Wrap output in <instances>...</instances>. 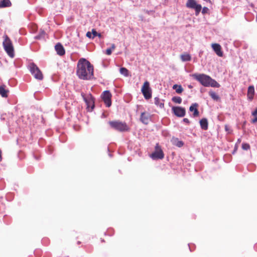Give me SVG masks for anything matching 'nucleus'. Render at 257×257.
I'll use <instances>...</instances> for the list:
<instances>
[{"label":"nucleus","instance_id":"obj_28","mask_svg":"<svg viewBox=\"0 0 257 257\" xmlns=\"http://www.w3.org/2000/svg\"><path fill=\"white\" fill-rule=\"evenodd\" d=\"M46 33L45 32V31H42L40 34L37 36H36V39H40L41 38H43L44 37Z\"/></svg>","mask_w":257,"mask_h":257},{"label":"nucleus","instance_id":"obj_29","mask_svg":"<svg viewBox=\"0 0 257 257\" xmlns=\"http://www.w3.org/2000/svg\"><path fill=\"white\" fill-rule=\"evenodd\" d=\"M242 149L244 150H248L250 149V146L248 144L243 143L241 146Z\"/></svg>","mask_w":257,"mask_h":257},{"label":"nucleus","instance_id":"obj_2","mask_svg":"<svg viewBox=\"0 0 257 257\" xmlns=\"http://www.w3.org/2000/svg\"><path fill=\"white\" fill-rule=\"evenodd\" d=\"M192 77L205 87H219L220 86L215 80L204 74H194L192 75Z\"/></svg>","mask_w":257,"mask_h":257},{"label":"nucleus","instance_id":"obj_7","mask_svg":"<svg viewBox=\"0 0 257 257\" xmlns=\"http://www.w3.org/2000/svg\"><path fill=\"white\" fill-rule=\"evenodd\" d=\"M142 92L146 99H149L152 97V90L150 87V83L146 81L144 82L142 88Z\"/></svg>","mask_w":257,"mask_h":257},{"label":"nucleus","instance_id":"obj_23","mask_svg":"<svg viewBox=\"0 0 257 257\" xmlns=\"http://www.w3.org/2000/svg\"><path fill=\"white\" fill-rule=\"evenodd\" d=\"M209 94L213 100L216 101H218L220 100L219 96L215 92L210 91L209 92Z\"/></svg>","mask_w":257,"mask_h":257},{"label":"nucleus","instance_id":"obj_34","mask_svg":"<svg viewBox=\"0 0 257 257\" xmlns=\"http://www.w3.org/2000/svg\"><path fill=\"white\" fill-rule=\"evenodd\" d=\"M251 114L253 116H255L257 115V107L255 108L254 111L252 112Z\"/></svg>","mask_w":257,"mask_h":257},{"label":"nucleus","instance_id":"obj_31","mask_svg":"<svg viewBox=\"0 0 257 257\" xmlns=\"http://www.w3.org/2000/svg\"><path fill=\"white\" fill-rule=\"evenodd\" d=\"M184 143L181 141H178L176 144V146L178 147H181L183 146Z\"/></svg>","mask_w":257,"mask_h":257},{"label":"nucleus","instance_id":"obj_35","mask_svg":"<svg viewBox=\"0 0 257 257\" xmlns=\"http://www.w3.org/2000/svg\"><path fill=\"white\" fill-rule=\"evenodd\" d=\"M183 121L185 122V123H187V124H189L190 123V121L187 118H184L183 119Z\"/></svg>","mask_w":257,"mask_h":257},{"label":"nucleus","instance_id":"obj_15","mask_svg":"<svg viewBox=\"0 0 257 257\" xmlns=\"http://www.w3.org/2000/svg\"><path fill=\"white\" fill-rule=\"evenodd\" d=\"M5 85L0 86V95L3 97H7L8 96L9 90L6 89Z\"/></svg>","mask_w":257,"mask_h":257},{"label":"nucleus","instance_id":"obj_36","mask_svg":"<svg viewBox=\"0 0 257 257\" xmlns=\"http://www.w3.org/2000/svg\"><path fill=\"white\" fill-rule=\"evenodd\" d=\"M225 130L226 131L229 132V127L228 125H226L225 126Z\"/></svg>","mask_w":257,"mask_h":257},{"label":"nucleus","instance_id":"obj_12","mask_svg":"<svg viewBox=\"0 0 257 257\" xmlns=\"http://www.w3.org/2000/svg\"><path fill=\"white\" fill-rule=\"evenodd\" d=\"M151 119L150 114L146 112H142L140 116L141 121L145 124H147L149 123Z\"/></svg>","mask_w":257,"mask_h":257},{"label":"nucleus","instance_id":"obj_14","mask_svg":"<svg viewBox=\"0 0 257 257\" xmlns=\"http://www.w3.org/2000/svg\"><path fill=\"white\" fill-rule=\"evenodd\" d=\"M55 49L59 55L63 56L65 54V51L64 47L60 43H57L55 46Z\"/></svg>","mask_w":257,"mask_h":257},{"label":"nucleus","instance_id":"obj_22","mask_svg":"<svg viewBox=\"0 0 257 257\" xmlns=\"http://www.w3.org/2000/svg\"><path fill=\"white\" fill-rule=\"evenodd\" d=\"M154 103L156 105L159 106L160 108H163L164 106V104L163 102V101L160 100L159 97H156L155 98Z\"/></svg>","mask_w":257,"mask_h":257},{"label":"nucleus","instance_id":"obj_20","mask_svg":"<svg viewBox=\"0 0 257 257\" xmlns=\"http://www.w3.org/2000/svg\"><path fill=\"white\" fill-rule=\"evenodd\" d=\"M181 59L182 61H189L191 59V57L190 54L188 53H184L180 56Z\"/></svg>","mask_w":257,"mask_h":257},{"label":"nucleus","instance_id":"obj_10","mask_svg":"<svg viewBox=\"0 0 257 257\" xmlns=\"http://www.w3.org/2000/svg\"><path fill=\"white\" fill-rule=\"evenodd\" d=\"M81 95L86 103L87 107H91L93 108L94 107V98L91 94L89 93L86 96L84 93L82 92Z\"/></svg>","mask_w":257,"mask_h":257},{"label":"nucleus","instance_id":"obj_18","mask_svg":"<svg viewBox=\"0 0 257 257\" xmlns=\"http://www.w3.org/2000/svg\"><path fill=\"white\" fill-rule=\"evenodd\" d=\"M200 124L201 127L203 130H207L208 129V121L205 118H202L200 120Z\"/></svg>","mask_w":257,"mask_h":257},{"label":"nucleus","instance_id":"obj_30","mask_svg":"<svg viewBox=\"0 0 257 257\" xmlns=\"http://www.w3.org/2000/svg\"><path fill=\"white\" fill-rule=\"evenodd\" d=\"M209 10L207 7H204L202 8V14L204 15L205 14H207L209 13Z\"/></svg>","mask_w":257,"mask_h":257},{"label":"nucleus","instance_id":"obj_38","mask_svg":"<svg viewBox=\"0 0 257 257\" xmlns=\"http://www.w3.org/2000/svg\"><path fill=\"white\" fill-rule=\"evenodd\" d=\"M188 87H189V88H192V86L191 85H188Z\"/></svg>","mask_w":257,"mask_h":257},{"label":"nucleus","instance_id":"obj_9","mask_svg":"<svg viewBox=\"0 0 257 257\" xmlns=\"http://www.w3.org/2000/svg\"><path fill=\"white\" fill-rule=\"evenodd\" d=\"M105 105L109 107L111 105V97L112 95L109 91L105 90L103 92L101 96Z\"/></svg>","mask_w":257,"mask_h":257},{"label":"nucleus","instance_id":"obj_3","mask_svg":"<svg viewBox=\"0 0 257 257\" xmlns=\"http://www.w3.org/2000/svg\"><path fill=\"white\" fill-rule=\"evenodd\" d=\"M108 123L111 128L119 132H127L130 130V127L125 122L114 120L109 121Z\"/></svg>","mask_w":257,"mask_h":257},{"label":"nucleus","instance_id":"obj_6","mask_svg":"<svg viewBox=\"0 0 257 257\" xmlns=\"http://www.w3.org/2000/svg\"><path fill=\"white\" fill-rule=\"evenodd\" d=\"M186 6L188 8L194 9L196 16L199 15L202 9L201 5L197 4L195 0H187Z\"/></svg>","mask_w":257,"mask_h":257},{"label":"nucleus","instance_id":"obj_21","mask_svg":"<svg viewBox=\"0 0 257 257\" xmlns=\"http://www.w3.org/2000/svg\"><path fill=\"white\" fill-rule=\"evenodd\" d=\"M173 89L175 90L176 92L180 94L183 91V88L181 85L174 84L173 86Z\"/></svg>","mask_w":257,"mask_h":257},{"label":"nucleus","instance_id":"obj_33","mask_svg":"<svg viewBox=\"0 0 257 257\" xmlns=\"http://www.w3.org/2000/svg\"><path fill=\"white\" fill-rule=\"evenodd\" d=\"M251 122L252 123H255L257 122V115L255 116H254V118L251 119Z\"/></svg>","mask_w":257,"mask_h":257},{"label":"nucleus","instance_id":"obj_19","mask_svg":"<svg viewBox=\"0 0 257 257\" xmlns=\"http://www.w3.org/2000/svg\"><path fill=\"white\" fill-rule=\"evenodd\" d=\"M11 6L10 0H2L0 1V8L9 7Z\"/></svg>","mask_w":257,"mask_h":257},{"label":"nucleus","instance_id":"obj_4","mask_svg":"<svg viewBox=\"0 0 257 257\" xmlns=\"http://www.w3.org/2000/svg\"><path fill=\"white\" fill-rule=\"evenodd\" d=\"M4 38L5 39L3 43L4 49L10 57L13 58L15 56V54L12 41L7 35H5Z\"/></svg>","mask_w":257,"mask_h":257},{"label":"nucleus","instance_id":"obj_1","mask_svg":"<svg viewBox=\"0 0 257 257\" xmlns=\"http://www.w3.org/2000/svg\"><path fill=\"white\" fill-rule=\"evenodd\" d=\"M76 74L81 79H91L93 76V65L86 59H80L77 65Z\"/></svg>","mask_w":257,"mask_h":257},{"label":"nucleus","instance_id":"obj_27","mask_svg":"<svg viewBox=\"0 0 257 257\" xmlns=\"http://www.w3.org/2000/svg\"><path fill=\"white\" fill-rule=\"evenodd\" d=\"M92 33L93 35L92 39H93L96 36H98L99 38L101 37V34L100 33H98L94 29H92Z\"/></svg>","mask_w":257,"mask_h":257},{"label":"nucleus","instance_id":"obj_17","mask_svg":"<svg viewBox=\"0 0 257 257\" xmlns=\"http://www.w3.org/2000/svg\"><path fill=\"white\" fill-rule=\"evenodd\" d=\"M198 104L196 103H195L191 106H190L189 108V110L190 111H193V116L194 117L198 116L199 115V111L197 109Z\"/></svg>","mask_w":257,"mask_h":257},{"label":"nucleus","instance_id":"obj_11","mask_svg":"<svg viewBox=\"0 0 257 257\" xmlns=\"http://www.w3.org/2000/svg\"><path fill=\"white\" fill-rule=\"evenodd\" d=\"M172 110L173 113L178 117H183L186 114L185 108L180 106H173L172 108Z\"/></svg>","mask_w":257,"mask_h":257},{"label":"nucleus","instance_id":"obj_39","mask_svg":"<svg viewBox=\"0 0 257 257\" xmlns=\"http://www.w3.org/2000/svg\"><path fill=\"white\" fill-rule=\"evenodd\" d=\"M237 142L240 143L241 142V140L240 139H238Z\"/></svg>","mask_w":257,"mask_h":257},{"label":"nucleus","instance_id":"obj_16","mask_svg":"<svg viewBox=\"0 0 257 257\" xmlns=\"http://www.w3.org/2000/svg\"><path fill=\"white\" fill-rule=\"evenodd\" d=\"M254 93V89L253 86H249L248 88V90H247V97H248V98L250 100H251L253 99Z\"/></svg>","mask_w":257,"mask_h":257},{"label":"nucleus","instance_id":"obj_37","mask_svg":"<svg viewBox=\"0 0 257 257\" xmlns=\"http://www.w3.org/2000/svg\"><path fill=\"white\" fill-rule=\"evenodd\" d=\"M2 150L0 149V161L2 160Z\"/></svg>","mask_w":257,"mask_h":257},{"label":"nucleus","instance_id":"obj_32","mask_svg":"<svg viewBox=\"0 0 257 257\" xmlns=\"http://www.w3.org/2000/svg\"><path fill=\"white\" fill-rule=\"evenodd\" d=\"M92 32H87V33H86V37L89 38H92Z\"/></svg>","mask_w":257,"mask_h":257},{"label":"nucleus","instance_id":"obj_26","mask_svg":"<svg viewBox=\"0 0 257 257\" xmlns=\"http://www.w3.org/2000/svg\"><path fill=\"white\" fill-rule=\"evenodd\" d=\"M120 73L125 76H127L128 75V70L124 67H122L120 69Z\"/></svg>","mask_w":257,"mask_h":257},{"label":"nucleus","instance_id":"obj_8","mask_svg":"<svg viewBox=\"0 0 257 257\" xmlns=\"http://www.w3.org/2000/svg\"><path fill=\"white\" fill-rule=\"evenodd\" d=\"M151 157L153 159H162L164 158V153L159 144L156 145L155 151L151 155Z\"/></svg>","mask_w":257,"mask_h":257},{"label":"nucleus","instance_id":"obj_5","mask_svg":"<svg viewBox=\"0 0 257 257\" xmlns=\"http://www.w3.org/2000/svg\"><path fill=\"white\" fill-rule=\"evenodd\" d=\"M29 68L31 73L36 79L39 80L43 79V76L42 73L35 63H30L29 65Z\"/></svg>","mask_w":257,"mask_h":257},{"label":"nucleus","instance_id":"obj_24","mask_svg":"<svg viewBox=\"0 0 257 257\" xmlns=\"http://www.w3.org/2000/svg\"><path fill=\"white\" fill-rule=\"evenodd\" d=\"M115 45L114 44H111V48H107L106 50L105 54L107 55H110L112 53V51L115 49Z\"/></svg>","mask_w":257,"mask_h":257},{"label":"nucleus","instance_id":"obj_13","mask_svg":"<svg viewBox=\"0 0 257 257\" xmlns=\"http://www.w3.org/2000/svg\"><path fill=\"white\" fill-rule=\"evenodd\" d=\"M212 48L218 56L222 57L223 56L221 47L219 44L216 43L212 44Z\"/></svg>","mask_w":257,"mask_h":257},{"label":"nucleus","instance_id":"obj_25","mask_svg":"<svg viewBox=\"0 0 257 257\" xmlns=\"http://www.w3.org/2000/svg\"><path fill=\"white\" fill-rule=\"evenodd\" d=\"M172 100L176 103L180 104L182 102V98L179 96H174L172 98Z\"/></svg>","mask_w":257,"mask_h":257}]
</instances>
